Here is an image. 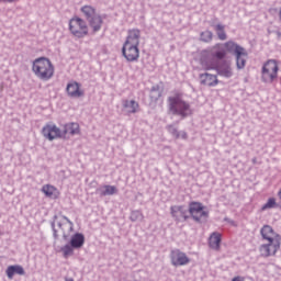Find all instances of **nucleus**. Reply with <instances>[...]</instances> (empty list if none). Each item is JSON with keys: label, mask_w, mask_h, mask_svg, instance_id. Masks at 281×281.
<instances>
[{"label": "nucleus", "mask_w": 281, "mask_h": 281, "mask_svg": "<svg viewBox=\"0 0 281 281\" xmlns=\"http://www.w3.org/2000/svg\"><path fill=\"white\" fill-rule=\"evenodd\" d=\"M211 27L215 30L217 34V38L220 41H227V33L225 32V25L215 24L214 22H211Z\"/></svg>", "instance_id": "26"}, {"label": "nucleus", "mask_w": 281, "mask_h": 281, "mask_svg": "<svg viewBox=\"0 0 281 281\" xmlns=\"http://www.w3.org/2000/svg\"><path fill=\"white\" fill-rule=\"evenodd\" d=\"M280 68L278 67V61L274 59H269L263 66L261 70V80L267 85H271L273 80L278 79V71Z\"/></svg>", "instance_id": "7"}, {"label": "nucleus", "mask_w": 281, "mask_h": 281, "mask_svg": "<svg viewBox=\"0 0 281 281\" xmlns=\"http://www.w3.org/2000/svg\"><path fill=\"white\" fill-rule=\"evenodd\" d=\"M42 135L48 142H54V139H60L63 137V131L54 123H46L42 128Z\"/></svg>", "instance_id": "11"}, {"label": "nucleus", "mask_w": 281, "mask_h": 281, "mask_svg": "<svg viewBox=\"0 0 281 281\" xmlns=\"http://www.w3.org/2000/svg\"><path fill=\"white\" fill-rule=\"evenodd\" d=\"M97 194H99V196H113V194H117V187L104 184L97 189Z\"/></svg>", "instance_id": "20"}, {"label": "nucleus", "mask_w": 281, "mask_h": 281, "mask_svg": "<svg viewBox=\"0 0 281 281\" xmlns=\"http://www.w3.org/2000/svg\"><path fill=\"white\" fill-rule=\"evenodd\" d=\"M42 192L47 196L48 199H58V189H56L52 184H45L42 188Z\"/></svg>", "instance_id": "27"}, {"label": "nucleus", "mask_w": 281, "mask_h": 281, "mask_svg": "<svg viewBox=\"0 0 281 281\" xmlns=\"http://www.w3.org/2000/svg\"><path fill=\"white\" fill-rule=\"evenodd\" d=\"M162 89L161 86L159 85H155L151 87L150 92H149V98L151 100V102H157V100H159L161 98V93H162Z\"/></svg>", "instance_id": "28"}, {"label": "nucleus", "mask_w": 281, "mask_h": 281, "mask_svg": "<svg viewBox=\"0 0 281 281\" xmlns=\"http://www.w3.org/2000/svg\"><path fill=\"white\" fill-rule=\"evenodd\" d=\"M9 280H12L14 276H25V269L21 265L9 266L5 270Z\"/></svg>", "instance_id": "19"}, {"label": "nucleus", "mask_w": 281, "mask_h": 281, "mask_svg": "<svg viewBox=\"0 0 281 281\" xmlns=\"http://www.w3.org/2000/svg\"><path fill=\"white\" fill-rule=\"evenodd\" d=\"M276 34H277L278 38H281V32L280 31H277Z\"/></svg>", "instance_id": "37"}, {"label": "nucleus", "mask_w": 281, "mask_h": 281, "mask_svg": "<svg viewBox=\"0 0 281 281\" xmlns=\"http://www.w3.org/2000/svg\"><path fill=\"white\" fill-rule=\"evenodd\" d=\"M167 131H168V133H170V135L176 137V139H179L181 137V134L179 133V130L175 125H168Z\"/></svg>", "instance_id": "33"}, {"label": "nucleus", "mask_w": 281, "mask_h": 281, "mask_svg": "<svg viewBox=\"0 0 281 281\" xmlns=\"http://www.w3.org/2000/svg\"><path fill=\"white\" fill-rule=\"evenodd\" d=\"M223 47H224L225 52H228V54H234V56H236L237 54H239L240 52H243L245 49V47L236 44L234 41H228V42L224 43Z\"/></svg>", "instance_id": "22"}, {"label": "nucleus", "mask_w": 281, "mask_h": 281, "mask_svg": "<svg viewBox=\"0 0 281 281\" xmlns=\"http://www.w3.org/2000/svg\"><path fill=\"white\" fill-rule=\"evenodd\" d=\"M214 33H212L210 30H206L200 34V41H202V43H212Z\"/></svg>", "instance_id": "30"}, {"label": "nucleus", "mask_w": 281, "mask_h": 281, "mask_svg": "<svg viewBox=\"0 0 281 281\" xmlns=\"http://www.w3.org/2000/svg\"><path fill=\"white\" fill-rule=\"evenodd\" d=\"M61 135L63 137H65V135H80V125L78 123L65 124Z\"/></svg>", "instance_id": "21"}, {"label": "nucleus", "mask_w": 281, "mask_h": 281, "mask_svg": "<svg viewBox=\"0 0 281 281\" xmlns=\"http://www.w3.org/2000/svg\"><path fill=\"white\" fill-rule=\"evenodd\" d=\"M32 71L40 80L47 82L54 78V65L47 57H38L33 61Z\"/></svg>", "instance_id": "4"}, {"label": "nucleus", "mask_w": 281, "mask_h": 281, "mask_svg": "<svg viewBox=\"0 0 281 281\" xmlns=\"http://www.w3.org/2000/svg\"><path fill=\"white\" fill-rule=\"evenodd\" d=\"M179 133H180V137L182 139H188V133H186V132H179Z\"/></svg>", "instance_id": "36"}, {"label": "nucleus", "mask_w": 281, "mask_h": 281, "mask_svg": "<svg viewBox=\"0 0 281 281\" xmlns=\"http://www.w3.org/2000/svg\"><path fill=\"white\" fill-rule=\"evenodd\" d=\"M69 31L77 38H85L89 34V26L87 22L80 18H72L69 21Z\"/></svg>", "instance_id": "8"}, {"label": "nucleus", "mask_w": 281, "mask_h": 281, "mask_svg": "<svg viewBox=\"0 0 281 281\" xmlns=\"http://www.w3.org/2000/svg\"><path fill=\"white\" fill-rule=\"evenodd\" d=\"M122 112L124 115H133L139 112V103L135 100L123 99Z\"/></svg>", "instance_id": "14"}, {"label": "nucleus", "mask_w": 281, "mask_h": 281, "mask_svg": "<svg viewBox=\"0 0 281 281\" xmlns=\"http://www.w3.org/2000/svg\"><path fill=\"white\" fill-rule=\"evenodd\" d=\"M167 104L169 113H171V115H177L181 120L190 117L193 113L192 105L190 102L186 101L181 94L168 97Z\"/></svg>", "instance_id": "3"}, {"label": "nucleus", "mask_w": 281, "mask_h": 281, "mask_svg": "<svg viewBox=\"0 0 281 281\" xmlns=\"http://www.w3.org/2000/svg\"><path fill=\"white\" fill-rule=\"evenodd\" d=\"M261 237L263 240H267V244L260 246L259 251L263 258H269V256H276L281 245L280 234L273 231V227L270 225H265L260 229Z\"/></svg>", "instance_id": "1"}, {"label": "nucleus", "mask_w": 281, "mask_h": 281, "mask_svg": "<svg viewBox=\"0 0 281 281\" xmlns=\"http://www.w3.org/2000/svg\"><path fill=\"white\" fill-rule=\"evenodd\" d=\"M66 91L69 98H82L85 91L80 90V83L78 81H71L67 85Z\"/></svg>", "instance_id": "16"}, {"label": "nucleus", "mask_w": 281, "mask_h": 281, "mask_svg": "<svg viewBox=\"0 0 281 281\" xmlns=\"http://www.w3.org/2000/svg\"><path fill=\"white\" fill-rule=\"evenodd\" d=\"M189 214L195 223H205L207 216H210V213L205 211V206L200 202H191L189 204Z\"/></svg>", "instance_id": "9"}, {"label": "nucleus", "mask_w": 281, "mask_h": 281, "mask_svg": "<svg viewBox=\"0 0 281 281\" xmlns=\"http://www.w3.org/2000/svg\"><path fill=\"white\" fill-rule=\"evenodd\" d=\"M130 220L135 223L137 221H144V214L142 211H132Z\"/></svg>", "instance_id": "32"}, {"label": "nucleus", "mask_w": 281, "mask_h": 281, "mask_svg": "<svg viewBox=\"0 0 281 281\" xmlns=\"http://www.w3.org/2000/svg\"><path fill=\"white\" fill-rule=\"evenodd\" d=\"M221 240H222V235L221 233H212V235L209 238V247L211 249H214L215 251H218L221 249Z\"/></svg>", "instance_id": "23"}, {"label": "nucleus", "mask_w": 281, "mask_h": 281, "mask_svg": "<svg viewBox=\"0 0 281 281\" xmlns=\"http://www.w3.org/2000/svg\"><path fill=\"white\" fill-rule=\"evenodd\" d=\"M252 164H256V158H252Z\"/></svg>", "instance_id": "39"}, {"label": "nucleus", "mask_w": 281, "mask_h": 281, "mask_svg": "<svg viewBox=\"0 0 281 281\" xmlns=\"http://www.w3.org/2000/svg\"><path fill=\"white\" fill-rule=\"evenodd\" d=\"M65 281H74L72 278H66Z\"/></svg>", "instance_id": "38"}, {"label": "nucleus", "mask_w": 281, "mask_h": 281, "mask_svg": "<svg viewBox=\"0 0 281 281\" xmlns=\"http://www.w3.org/2000/svg\"><path fill=\"white\" fill-rule=\"evenodd\" d=\"M140 37H142V31H139V29H132L127 32V37L124 44L139 46Z\"/></svg>", "instance_id": "17"}, {"label": "nucleus", "mask_w": 281, "mask_h": 281, "mask_svg": "<svg viewBox=\"0 0 281 281\" xmlns=\"http://www.w3.org/2000/svg\"><path fill=\"white\" fill-rule=\"evenodd\" d=\"M225 56H227L225 46H223V44H215L213 47L201 52L200 64L205 71H210V69L216 67L218 60H223Z\"/></svg>", "instance_id": "2"}, {"label": "nucleus", "mask_w": 281, "mask_h": 281, "mask_svg": "<svg viewBox=\"0 0 281 281\" xmlns=\"http://www.w3.org/2000/svg\"><path fill=\"white\" fill-rule=\"evenodd\" d=\"M50 227L55 240H58V229L63 232L64 240H67V238H69V235L67 234H71V232H74V222H71L70 218L65 215H55L50 222ZM56 227H58V229Z\"/></svg>", "instance_id": "5"}, {"label": "nucleus", "mask_w": 281, "mask_h": 281, "mask_svg": "<svg viewBox=\"0 0 281 281\" xmlns=\"http://www.w3.org/2000/svg\"><path fill=\"white\" fill-rule=\"evenodd\" d=\"M279 12V21L281 22V8L278 10V8H271L269 9L270 14H278Z\"/></svg>", "instance_id": "34"}, {"label": "nucleus", "mask_w": 281, "mask_h": 281, "mask_svg": "<svg viewBox=\"0 0 281 281\" xmlns=\"http://www.w3.org/2000/svg\"><path fill=\"white\" fill-rule=\"evenodd\" d=\"M90 27H92L93 32H100L102 30V16L98 13L88 20Z\"/></svg>", "instance_id": "25"}, {"label": "nucleus", "mask_w": 281, "mask_h": 281, "mask_svg": "<svg viewBox=\"0 0 281 281\" xmlns=\"http://www.w3.org/2000/svg\"><path fill=\"white\" fill-rule=\"evenodd\" d=\"M122 55L127 63H137V60H139V46L133 44H123Z\"/></svg>", "instance_id": "12"}, {"label": "nucleus", "mask_w": 281, "mask_h": 281, "mask_svg": "<svg viewBox=\"0 0 281 281\" xmlns=\"http://www.w3.org/2000/svg\"><path fill=\"white\" fill-rule=\"evenodd\" d=\"M132 278H133V280H127V281H146V280H144V279H140V278H139V273H137V272H134V273L132 274Z\"/></svg>", "instance_id": "35"}, {"label": "nucleus", "mask_w": 281, "mask_h": 281, "mask_svg": "<svg viewBox=\"0 0 281 281\" xmlns=\"http://www.w3.org/2000/svg\"><path fill=\"white\" fill-rule=\"evenodd\" d=\"M201 85H204L206 87H216L218 85V78L216 75L212 74H201L200 75Z\"/></svg>", "instance_id": "18"}, {"label": "nucleus", "mask_w": 281, "mask_h": 281, "mask_svg": "<svg viewBox=\"0 0 281 281\" xmlns=\"http://www.w3.org/2000/svg\"><path fill=\"white\" fill-rule=\"evenodd\" d=\"M247 56L248 54L245 48L235 55L237 69H245V66L247 65Z\"/></svg>", "instance_id": "24"}, {"label": "nucleus", "mask_w": 281, "mask_h": 281, "mask_svg": "<svg viewBox=\"0 0 281 281\" xmlns=\"http://www.w3.org/2000/svg\"><path fill=\"white\" fill-rule=\"evenodd\" d=\"M171 216L177 221V223H184L190 218V210L184 206H171L170 207Z\"/></svg>", "instance_id": "13"}, {"label": "nucleus", "mask_w": 281, "mask_h": 281, "mask_svg": "<svg viewBox=\"0 0 281 281\" xmlns=\"http://www.w3.org/2000/svg\"><path fill=\"white\" fill-rule=\"evenodd\" d=\"M169 258L172 267H186V265H190V257L179 248L172 249Z\"/></svg>", "instance_id": "10"}, {"label": "nucleus", "mask_w": 281, "mask_h": 281, "mask_svg": "<svg viewBox=\"0 0 281 281\" xmlns=\"http://www.w3.org/2000/svg\"><path fill=\"white\" fill-rule=\"evenodd\" d=\"M85 247V235L82 233H76L71 236L70 241L61 247L64 258L74 256V249H82Z\"/></svg>", "instance_id": "6"}, {"label": "nucleus", "mask_w": 281, "mask_h": 281, "mask_svg": "<svg viewBox=\"0 0 281 281\" xmlns=\"http://www.w3.org/2000/svg\"><path fill=\"white\" fill-rule=\"evenodd\" d=\"M82 14H85L87 21H89L92 16H95V9L91 5H85L81 8Z\"/></svg>", "instance_id": "29"}, {"label": "nucleus", "mask_w": 281, "mask_h": 281, "mask_svg": "<svg viewBox=\"0 0 281 281\" xmlns=\"http://www.w3.org/2000/svg\"><path fill=\"white\" fill-rule=\"evenodd\" d=\"M273 207H278V203H276V198H270L267 203L262 205L261 210H273Z\"/></svg>", "instance_id": "31"}, {"label": "nucleus", "mask_w": 281, "mask_h": 281, "mask_svg": "<svg viewBox=\"0 0 281 281\" xmlns=\"http://www.w3.org/2000/svg\"><path fill=\"white\" fill-rule=\"evenodd\" d=\"M212 70L216 71L220 76H222V78H232V76H234L232 66L227 61L215 64L214 68H210V71Z\"/></svg>", "instance_id": "15"}]
</instances>
